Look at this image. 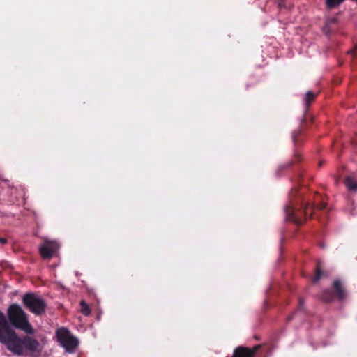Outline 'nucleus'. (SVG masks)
<instances>
[{"label":"nucleus","instance_id":"8","mask_svg":"<svg viewBox=\"0 0 357 357\" xmlns=\"http://www.w3.org/2000/svg\"><path fill=\"white\" fill-rule=\"evenodd\" d=\"M284 210L287 220L294 222L296 224L301 223V222L295 217L294 211L293 210L291 206H287Z\"/></svg>","mask_w":357,"mask_h":357},{"label":"nucleus","instance_id":"2","mask_svg":"<svg viewBox=\"0 0 357 357\" xmlns=\"http://www.w3.org/2000/svg\"><path fill=\"white\" fill-rule=\"evenodd\" d=\"M8 317L15 328L24 331L27 334L33 333V330L28 321L27 315L19 305L13 304L8 307Z\"/></svg>","mask_w":357,"mask_h":357},{"label":"nucleus","instance_id":"14","mask_svg":"<svg viewBox=\"0 0 357 357\" xmlns=\"http://www.w3.org/2000/svg\"><path fill=\"white\" fill-rule=\"evenodd\" d=\"M322 298L326 301H331L332 300L331 294L328 291H324Z\"/></svg>","mask_w":357,"mask_h":357},{"label":"nucleus","instance_id":"13","mask_svg":"<svg viewBox=\"0 0 357 357\" xmlns=\"http://www.w3.org/2000/svg\"><path fill=\"white\" fill-rule=\"evenodd\" d=\"M321 275H322V273H321L319 267H317V270H316V275L313 279V282H318L319 280V279L321 278Z\"/></svg>","mask_w":357,"mask_h":357},{"label":"nucleus","instance_id":"11","mask_svg":"<svg viewBox=\"0 0 357 357\" xmlns=\"http://www.w3.org/2000/svg\"><path fill=\"white\" fill-rule=\"evenodd\" d=\"M344 1V0H326V3L328 8H333L338 6Z\"/></svg>","mask_w":357,"mask_h":357},{"label":"nucleus","instance_id":"16","mask_svg":"<svg viewBox=\"0 0 357 357\" xmlns=\"http://www.w3.org/2000/svg\"><path fill=\"white\" fill-rule=\"evenodd\" d=\"M278 6L282 8L284 6L282 2V0H278Z\"/></svg>","mask_w":357,"mask_h":357},{"label":"nucleus","instance_id":"9","mask_svg":"<svg viewBox=\"0 0 357 357\" xmlns=\"http://www.w3.org/2000/svg\"><path fill=\"white\" fill-rule=\"evenodd\" d=\"M344 183L349 190H357V182L355 181L351 176H347L345 178Z\"/></svg>","mask_w":357,"mask_h":357},{"label":"nucleus","instance_id":"6","mask_svg":"<svg viewBox=\"0 0 357 357\" xmlns=\"http://www.w3.org/2000/svg\"><path fill=\"white\" fill-rule=\"evenodd\" d=\"M258 348L259 346L255 347L252 349L239 347L234 351L232 357H252Z\"/></svg>","mask_w":357,"mask_h":357},{"label":"nucleus","instance_id":"3","mask_svg":"<svg viewBox=\"0 0 357 357\" xmlns=\"http://www.w3.org/2000/svg\"><path fill=\"white\" fill-rule=\"evenodd\" d=\"M22 301L29 311L36 315H40L46 307L44 300L40 296L32 293L25 294Z\"/></svg>","mask_w":357,"mask_h":357},{"label":"nucleus","instance_id":"7","mask_svg":"<svg viewBox=\"0 0 357 357\" xmlns=\"http://www.w3.org/2000/svg\"><path fill=\"white\" fill-rule=\"evenodd\" d=\"M333 287L339 299L341 301L344 300L347 296V294L342 286L341 282L340 280H335L333 283Z\"/></svg>","mask_w":357,"mask_h":357},{"label":"nucleus","instance_id":"5","mask_svg":"<svg viewBox=\"0 0 357 357\" xmlns=\"http://www.w3.org/2000/svg\"><path fill=\"white\" fill-rule=\"evenodd\" d=\"M59 248L56 241L45 240L40 248V253L44 259L51 258Z\"/></svg>","mask_w":357,"mask_h":357},{"label":"nucleus","instance_id":"10","mask_svg":"<svg viewBox=\"0 0 357 357\" xmlns=\"http://www.w3.org/2000/svg\"><path fill=\"white\" fill-rule=\"evenodd\" d=\"M80 311L84 315L88 316L91 313V310L84 301L80 302Z\"/></svg>","mask_w":357,"mask_h":357},{"label":"nucleus","instance_id":"1","mask_svg":"<svg viewBox=\"0 0 357 357\" xmlns=\"http://www.w3.org/2000/svg\"><path fill=\"white\" fill-rule=\"evenodd\" d=\"M0 342L6 344L11 352L17 355L41 351V346L37 340L31 337L20 338L8 324L0 333Z\"/></svg>","mask_w":357,"mask_h":357},{"label":"nucleus","instance_id":"12","mask_svg":"<svg viewBox=\"0 0 357 357\" xmlns=\"http://www.w3.org/2000/svg\"><path fill=\"white\" fill-rule=\"evenodd\" d=\"M314 97L315 96L314 93H312L311 91H307L306 93V96L305 98V104L308 105L310 103V102H312L314 100Z\"/></svg>","mask_w":357,"mask_h":357},{"label":"nucleus","instance_id":"4","mask_svg":"<svg viewBox=\"0 0 357 357\" xmlns=\"http://www.w3.org/2000/svg\"><path fill=\"white\" fill-rule=\"evenodd\" d=\"M56 336L60 344L68 353H73L78 345V340L65 328H59L56 331Z\"/></svg>","mask_w":357,"mask_h":357},{"label":"nucleus","instance_id":"15","mask_svg":"<svg viewBox=\"0 0 357 357\" xmlns=\"http://www.w3.org/2000/svg\"><path fill=\"white\" fill-rule=\"evenodd\" d=\"M7 240L4 238H0V243L5 244L6 243Z\"/></svg>","mask_w":357,"mask_h":357}]
</instances>
